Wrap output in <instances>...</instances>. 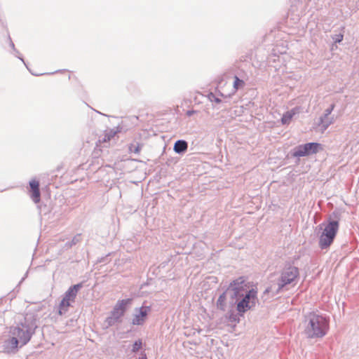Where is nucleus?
<instances>
[{"instance_id":"f257e3e1","label":"nucleus","mask_w":359,"mask_h":359,"mask_svg":"<svg viewBox=\"0 0 359 359\" xmlns=\"http://www.w3.org/2000/svg\"><path fill=\"white\" fill-rule=\"evenodd\" d=\"M227 290L231 291L233 297L237 299L236 309L241 315L256 305L258 293L257 285L247 282L243 277L233 280Z\"/></svg>"},{"instance_id":"f03ea898","label":"nucleus","mask_w":359,"mask_h":359,"mask_svg":"<svg viewBox=\"0 0 359 359\" xmlns=\"http://www.w3.org/2000/svg\"><path fill=\"white\" fill-rule=\"evenodd\" d=\"M329 329L328 320L316 313H309L305 318L304 333L309 338L325 336Z\"/></svg>"},{"instance_id":"7ed1b4c3","label":"nucleus","mask_w":359,"mask_h":359,"mask_svg":"<svg viewBox=\"0 0 359 359\" xmlns=\"http://www.w3.org/2000/svg\"><path fill=\"white\" fill-rule=\"evenodd\" d=\"M339 229V224L336 221L330 222L323 229L319 239L321 249L327 248L333 242Z\"/></svg>"},{"instance_id":"20e7f679","label":"nucleus","mask_w":359,"mask_h":359,"mask_svg":"<svg viewBox=\"0 0 359 359\" xmlns=\"http://www.w3.org/2000/svg\"><path fill=\"white\" fill-rule=\"evenodd\" d=\"M82 287L81 283L70 287L65 292L63 299L59 305L58 313L60 315L65 313L71 304L74 302L79 289Z\"/></svg>"},{"instance_id":"39448f33","label":"nucleus","mask_w":359,"mask_h":359,"mask_svg":"<svg viewBox=\"0 0 359 359\" xmlns=\"http://www.w3.org/2000/svg\"><path fill=\"white\" fill-rule=\"evenodd\" d=\"M8 333L10 335L17 337L21 345H25L31 339V333L27 327L20 326L10 327Z\"/></svg>"},{"instance_id":"423d86ee","label":"nucleus","mask_w":359,"mask_h":359,"mask_svg":"<svg viewBox=\"0 0 359 359\" xmlns=\"http://www.w3.org/2000/svg\"><path fill=\"white\" fill-rule=\"evenodd\" d=\"M299 276V270L295 266H290L285 269L280 276L278 283V290L282 289L285 285L293 282Z\"/></svg>"},{"instance_id":"0eeeda50","label":"nucleus","mask_w":359,"mask_h":359,"mask_svg":"<svg viewBox=\"0 0 359 359\" xmlns=\"http://www.w3.org/2000/svg\"><path fill=\"white\" fill-rule=\"evenodd\" d=\"M320 149V144L318 143H307L299 146L295 151L294 156H304L311 154H316Z\"/></svg>"},{"instance_id":"6e6552de","label":"nucleus","mask_w":359,"mask_h":359,"mask_svg":"<svg viewBox=\"0 0 359 359\" xmlns=\"http://www.w3.org/2000/svg\"><path fill=\"white\" fill-rule=\"evenodd\" d=\"M131 299H126L118 301L112 311V316L116 318H118L123 316L126 310V307L131 304Z\"/></svg>"},{"instance_id":"1a4fd4ad","label":"nucleus","mask_w":359,"mask_h":359,"mask_svg":"<svg viewBox=\"0 0 359 359\" xmlns=\"http://www.w3.org/2000/svg\"><path fill=\"white\" fill-rule=\"evenodd\" d=\"M29 195L32 200L35 203H39L41 201V193L39 190V182L35 179L29 182Z\"/></svg>"},{"instance_id":"9d476101","label":"nucleus","mask_w":359,"mask_h":359,"mask_svg":"<svg viewBox=\"0 0 359 359\" xmlns=\"http://www.w3.org/2000/svg\"><path fill=\"white\" fill-rule=\"evenodd\" d=\"M20 343L17 337L9 334L8 338L4 341V352L6 353L15 352Z\"/></svg>"},{"instance_id":"9b49d317","label":"nucleus","mask_w":359,"mask_h":359,"mask_svg":"<svg viewBox=\"0 0 359 359\" xmlns=\"http://www.w3.org/2000/svg\"><path fill=\"white\" fill-rule=\"evenodd\" d=\"M149 311V306L140 307L139 309V313L135 314L133 318V324L137 325H142L145 322Z\"/></svg>"},{"instance_id":"f8f14e48","label":"nucleus","mask_w":359,"mask_h":359,"mask_svg":"<svg viewBox=\"0 0 359 359\" xmlns=\"http://www.w3.org/2000/svg\"><path fill=\"white\" fill-rule=\"evenodd\" d=\"M245 86V82L240 79L238 76L234 77V82H233V88L230 92H226L223 88H222V92L221 94L224 97H230L231 95H233L236 93V91L239 88H243Z\"/></svg>"},{"instance_id":"ddd939ff","label":"nucleus","mask_w":359,"mask_h":359,"mask_svg":"<svg viewBox=\"0 0 359 359\" xmlns=\"http://www.w3.org/2000/svg\"><path fill=\"white\" fill-rule=\"evenodd\" d=\"M299 112L298 108H294L291 109L290 111H286L281 118V123L283 125H287L289 124L293 116Z\"/></svg>"},{"instance_id":"4468645a","label":"nucleus","mask_w":359,"mask_h":359,"mask_svg":"<svg viewBox=\"0 0 359 359\" xmlns=\"http://www.w3.org/2000/svg\"><path fill=\"white\" fill-rule=\"evenodd\" d=\"M334 107V105L332 104L329 109L325 110L324 117H322L320 118V122L323 124V127L324 130H325L332 123V120L325 121V118H326L332 113Z\"/></svg>"},{"instance_id":"2eb2a0df","label":"nucleus","mask_w":359,"mask_h":359,"mask_svg":"<svg viewBox=\"0 0 359 359\" xmlns=\"http://www.w3.org/2000/svg\"><path fill=\"white\" fill-rule=\"evenodd\" d=\"M188 145L187 142L184 140H178L175 143L174 150L177 153L185 151L187 149Z\"/></svg>"},{"instance_id":"dca6fc26","label":"nucleus","mask_w":359,"mask_h":359,"mask_svg":"<svg viewBox=\"0 0 359 359\" xmlns=\"http://www.w3.org/2000/svg\"><path fill=\"white\" fill-rule=\"evenodd\" d=\"M226 305V292L222 293L217 301V309L224 311Z\"/></svg>"},{"instance_id":"f3484780","label":"nucleus","mask_w":359,"mask_h":359,"mask_svg":"<svg viewBox=\"0 0 359 359\" xmlns=\"http://www.w3.org/2000/svg\"><path fill=\"white\" fill-rule=\"evenodd\" d=\"M142 347V341L141 339L135 341L133 345L132 351L135 353L140 350Z\"/></svg>"},{"instance_id":"a211bd4d","label":"nucleus","mask_w":359,"mask_h":359,"mask_svg":"<svg viewBox=\"0 0 359 359\" xmlns=\"http://www.w3.org/2000/svg\"><path fill=\"white\" fill-rule=\"evenodd\" d=\"M141 150V145L140 144H130L129 147V151L130 153L139 154Z\"/></svg>"},{"instance_id":"6ab92c4d","label":"nucleus","mask_w":359,"mask_h":359,"mask_svg":"<svg viewBox=\"0 0 359 359\" xmlns=\"http://www.w3.org/2000/svg\"><path fill=\"white\" fill-rule=\"evenodd\" d=\"M81 241V234H78L76 236H75L72 240V243L71 244L69 245V246H72L73 245H76V243H78L79 242H80Z\"/></svg>"},{"instance_id":"aec40b11","label":"nucleus","mask_w":359,"mask_h":359,"mask_svg":"<svg viewBox=\"0 0 359 359\" xmlns=\"http://www.w3.org/2000/svg\"><path fill=\"white\" fill-rule=\"evenodd\" d=\"M344 35L340 34L338 35H336L335 38L334 39L335 43H339L343 40Z\"/></svg>"},{"instance_id":"412c9836","label":"nucleus","mask_w":359,"mask_h":359,"mask_svg":"<svg viewBox=\"0 0 359 359\" xmlns=\"http://www.w3.org/2000/svg\"><path fill=\"white\" fill-rule=\"evenodd\" d=\"M139 359H147L146 354L144 353H141V355L139 358Z\"/></svg>"},{"instance_id":"4be33fe9","label":"nucleus","mask_w":359,"mask_h":359,"mask_svg":"<svg viewBox=\"0 0 359 359\" xmlns=\"http://www.w3.org/2000/svg\"><path fill=\"white\" fill-rule=\"evenodd\" d=\"M110 140V136L109 135H105L103 142H107Z\"/></svg>"}]
</instances>
